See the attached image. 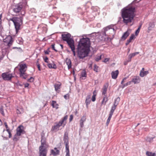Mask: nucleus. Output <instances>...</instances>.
<instances>
[{
  "label": "nucleus",
  "mask_w": 156,
  "mask_h": 156,
  "mask_svg": "<svg viewBox=\"0 0 156 156\" xmlns=\"http://www.w3.org/2000/svg\"><path fill=\"white\" fill-rule=\"evenodd\" d=\"M135 8L130 7H126L122 9V16L124 23L127 24L132 22L135 16Z\"/></svg>",
  "instance_id": "obj_1"
},
{
  "label": "nucleus",
  "mask_w": 156,
  "mask_h": 156,
  "mask_svg": "<svg viewBox=\"0 0 156 156\" xmlns=\"http://www.w3.org/2000/svg\"><path fill=\"white\" fill-rule=\"evenodd\" d=\"M113 25H109L103 29L104 32H107V36H108L107 40L110 39L111 41L114 37L115 35V30Z\"/></svg>",
  "instance_id": "obj_2"
},
{
  "label": "nucleus",
  "mask_w": 156,
  "mask_h": 156,
  "mask_svg": "<svg viewBox=\"0 0 156 156\" xmlns=\"http://www.w3.org/2000/svg\"><path fill=\"white\" fill-rule=\"evenodd\" d=\"M41 145L39 147V156H46L47 151L46 148H43L44 145H46V138L44 136V134L41 135Z\"/></svg>",
  "instance_id": "obj_3"
},
{
  "label": "nucleus",
  "mask_w": 156,
  "mask_h": 156,
  "mask_svg": "<svg viewBox=\"0 0 156 156\" xmlns=\"http://www.w3.org/2000/svg\"><path fill=\"white\" fill-rule=\"evenodd\" d=\"M77 49V55L80 59H83L87 56L90 51V49L81 48L78 46Z\"/></svg>",
  "instance_id": "obj_4"
},
{
  "label": "nucleus",
  "mask_w": 156,
  "mask_h": 156,
  "mask_svg": "<svg viewBox=\"0 0 156 156\" xmlns=\"http://www.w3.org/2000/svg\"><path fill=\"white\" fill-rule=\"evenodd\" d=\"M78 46L81 48L90 49V41L88 38H83L80 39Z\"/></svg>",
  "instance_id": "obj_5"
},
{
  "label": "nucleus",
  "mask_w": 156,
  "mask_h": 156,
  "mask_svg": "<svg viewBox=\"0 0 156 156\" xmlns=\"http://www.w3.org/2000/svg\"><path fill=\"white\" fill-rule=\"evenodd\" d=\"M64 143L65 145L66 156H69V146L68 133L66 132L64 133L63 137Z\"/></svg>",
  "instance_id": "obj_6"
},
{
  "label": "nucleus",
  "mask_w": 156,
  "mask_h": 156,
  "mask_svg": "<svg viewBox=\"0 0 156 156\" xmlns=\"http://www.w3.org/2000/svg\"><path fill=\"white\" fill-rule=\"evenodd\" d=\"M2 79L5 80H10L13 76L12 74L9 73L8 72L3 73L2 74Z\"/></svg>",
  "instance_id": "obj_7"
},
{
  "label": "nucleus",
  "mask_w": 156,
  "mask_h": 156,
  "mask_svg": "<svg viewBox=\"0 0 156 156\" xmlns=\"http://www.w3.org/2000/svg\"><path fill=\"white\" fill-rule=\"evenodd\" d=\"M13 41L12 37L10 35L8 36L4 40V42L6 43L7 46L9 47L12 45Z\"/></svg>",
  "instance_id": "obj_8"
},
{
  "label": "nucleus",
  "mask_w": 156,
  "mask_h": 156,
  "mask_svg": "<svg viewBox=\"0 0 156 156\" xmlns=\"http://www.w3.org/2000/svg\"><path fill=\"white\" fill-rule=\"evenodd\" d=\"M27 67L26 64H22L20 65V68L19 69L20 72V76H22L23 74H25V73L26 70L25 69Z\"/></svg>",
  "instance_id": "obj_9"
},
{
  "label": "nucleus",
  "mask_w": 156,
  "mask_h": 156,
  "mask_svg": "<svg viewBox=\"0 0 156 156\" xmlns=\"http://www.w3.org/2000/svg\"><path fill=\"white\" fill-rule=\"evenodd\" d=\"M23 8V6L21 3L15 5L13 9V11L15 13L19 12Z\"/></svg>",
  "instance_id": "obj_10"
},
{
  "label": "nucleus",
  "mask_w": 156,
  "mask_h": 156,
  "mask_svg": "<svg viewBox=\"0 0 156 156\" xmlns=\"http://www.w3.org/2000/svg\"><path fill=\"white\" fill-rule=\"evenodd\" d=\"M25 131L23 130V126L22 125L19 126L16 129V134L19 136L21 134H24Z\"/></svg>",
  "instance_id": "obj_11"
},
{
  "label": "nucleus",
  "mask_w": 156,
  "mask_h": 156,
  "mask_svg": "<svg viewBox=\"0 0 156 156\" xmlns=\"http://www.w3.org/2000/svg\"><path fill=\"white\" fill-rule=\"evenodd\" d=\"M71 35L69 33L62 34V38L63 41H67L71 38Z\"/></svg>",
  "instance_id": "obj_12"
},
{
  "label": "nucleus",
  "mask_w": 156,
  "mask_h": 156,
  "mask_svg": "<svg viewBox=\"0 0 156 156\" xmlns=\"http://www.w3.org/2000/svg\"><path fill=\"white\" fill-rule=\"evenodd\" d=\"M107 36L106 33L104 32V31H102L100 33V35L99 36V39L102 41H105L106 38L105 37Z\"/></svg>",
  "instance_id": "obj_13"
},
{
  "label": "nucleus",
  "mask_w": 156,
  "mask_h": 156,
  "mask_svg": "<svg viewBox=\"0 0 156 156\" xmlns=\"http://www.w3.org/2000/svg\"><path fill=\"white\" fill-rule=\"evenodd\" d=\"M62 125V123L59 121L58 122L56 123L55 125L52 127V130L53 131L58 130H59V127Z\"/></svg>",
  "instance_id": "obj_14"
},
{
  "label": "nucleus",
  "mask_w": 156,
  "mask_h": 156,
  "mask_svg": "<svg viewBox=\"0 0 156 156\" xmlns=\"http://www.w3.org/2000/svg\"><path fill=\"white\" fill-rule=\"evenodd\" d=\"M66 42L70 48L75 47L74 41L73 39L72 38L70 39Z\"/></svg>",
  "instance_id": "obj_15"
},
{
  "label": "nucleus",
  "mask_w": 156,
  "mask_h": 156,
  "mask_svg": "<svg viewBox=\"0 0 156 156\" xmlns=\"http://www.w3.org/2000/svg\"><path fill=\"white\" fill-rule=\"evenodd\" d=\"M22 21L21 22L19 20V21H16L15 22V23H14L16 32H17L20 29V23H22Z\"/></svg>",
  "instance_id": "obj_16"
},
{
  "label": "nucleus",
  "mask_w": 156,
  "mask_h": 156,
  "mask_svg": "<svg viewBox=\"0 0 156 156\" xmlns=\"http://www.w3.org/2000/svg\"><path fill=\"white\" fill-rule=\"evenodd\" d=\"M119 73V71L118 70L114 71H112L111 73L112 78L113 79H116L118 76Z\"/></svg>",
  "instance_id": "obj_17"
},
{
  "label": "nucleus",
  "mask_w": 156,
  "mask_h": 156,
  "mask_svg": "<svg viewBox=\"0 0 156 156\" xmlns=\"http://www.w3.org/2000/svg\"><path fill=\"white\" fill-rule=\"evenodd\" d=\"M148 28L147 32L149 33L154 27V24L153 22H150L148 23Z\"/></svg>",
  "instance_id": "obj_18"
},
{
  "label": "nucleus",
  "mask_w": 156,
  "mask_h": 156,
  "mask_svg": "<svg viewBox=\"0 0 156 156\" xmlns=\"http://www.w3.org/2000/svg\"><path fill=\"white\" fill-rule=\"evenodd\" d=\"M59 151L56 147H55L54 150H51V154L54 155L59 154Z\"/></svg>",
  "instance_id": "obj_19"
},
{
  "label": "nucleus",
  "mask_w": 156,
  "mask_h": 156,
  "mask_svg": "<svg viewBox=\"0 0 156 156\" xmlns=\"http://www.w3.org/2000/svg\"><path fill=\"white\" fill-rule=\"evenodd\" d=\"M129 34V33L128 31L125 32L121 37L122 40H125Z\"/></svg>",
  "instance_id": "obj_20"
},
{
  "label": "nucleus",
  "mask_w": 156,
  "mask_h": 156,
  "mask_svg": "<svg viewBox=\"0 0 156 156\" xmlns=\"http://www.w3.org/2000/svg\"><path fill=\"white\" fill-rule=\"evenodd\" d=\"M10 20L12 21L14 23H15L16 21H19V20H20L21 22L22 21V20L21 18H17V17H14L12 18H10Z\"/></svg>",
  "instance_id": "obj_21"
},
{
  "label": "nucleus",
  "mask_w": 156,
  "mask_h": 156,
  "mask_svg": "<svg viewBox=\"0 0 156 156\" xmlns=\"http://www.w3.org/2000/svg\"><path fill=\"white\" fill-rule=\"evenodd\" d=\"M140 81V78L139 76L136 77L135 78L133 79L132 80V82L135 84L139 83Z\"/></svg>",
  "instance_id": "obj_22"
},
{
  "label": "nucleus",
  "mask_w": 156,
  "mask_h": 156,
  "mask_svg": "<svg viewBox=\"0 0 156 156\" xmlns=\"http://www.w3.org/2000/svg\"><path fill=\"white\" fill-rule=\"evenodd\" d=\"M66 62L68 66V68L69 69L71 67V62L70 59H66Z\"/></svg>",
  "instance_id": "obj_23"
},
{
  "label": "nucleus",
  "mask_w": 156,
  "mask_h": 156,
  "mask_svg": "<svg viewBox=\"0 0 156 156\" xmlns=\"http://www.w3.org/2000/svg\"><path fill=\"white\" fill-rule=\"evenodd\" d=\"M134 37V35L133 34H132L131 35L129 39L126 42V45H128L129 43L131 42V41L133 40Z\"/></svg>",
  "instance_id": "obj_24"
},
{
  "label": "nucleus",
  "mask_w": 156,
  "mask_h": 156,
  "mask_svg": "<svg viewBox=\"0 0 156 156\" xmlns=\"http://www.w3.org/2000/svg\"><path fill=\"white\" fill-rule=\"evenodd\" d=\"M68 118V116L67 115H66L64 117V118L62 119L61 120H60L59 121V122L61 123H62V124H63V127H64V126L66 124V123L65 122L64 123V121H66V119H67Z\"/></svg>",
  "instance_id": "obj_25"
},
{
  "label": "nucleus",
  "mask_w": 156,
  "mask_h": 156,
  "mask_svg": "<svg viewBox=\"0 0 156 156\" xmlns=\"http://www.w3.org/2000/svg\"><path fill=\"white\" fill-rule=\"evenodd\" d=\"M47 66L48 68L50 69H55L57 68L56 65L55 63H53L52 65L51 63H48V64Z\"/></svg>",
  "instance_id": "obj_26"
},
{
  "label": "nucleus",
  "mask_w": 156,
  "mask_h": 156,
  "mask_svg": "<svg viewBox=\"0 0 156 156\" xmlns=\"http://www.w3.org/2000/svg\"><path fill=\"white\" fill-rule=\"evenodd\" d=\"M148 73V71H143L142 70H141L140 73V76L143 77L144 76L146 75Z\"/></svg>",
  "instance_id": "obj_27"
},
{
  "label": "nucleus",
  "mask_w": 156,
  "mask_h": 156,
  "mask_svg": "<svg viewBox=\"0 0 156 156\" xmlns=\"http://www.w3.org/2000/svg\"><path fill=\"white\" fill-rule=\"evenodd\" d=\"M91 98V96L90 95H88L86 98V104L87 105H89L90 104V102L91 101L90 98Z\"/></svg>",
  "instance_id": "obj_28"
},
{
  "label": "nucleus",
  "mask_w": 156,
  "mask_h": 156,
  "mask_svg": "<svg viewBox=\"0 0 156 156\" xmlns=\"http://www.w3.org/2000/svg\"><path fill=\"white\" fill-rule=\"evenodd\" d=\"M16 112L18 114L22 113L23 112V109L22 108H17L16 109Z\"/></svg>",
  "instance_id": "obj_29"
},
{
  "label": "nucleus",
  "mask_w": 156,
  "mask_h": 156,
  "mask_svg": "<svg viewBox=\"0 0 156 156\" xmlns=\"http://www.w3.org/2000/svg\"><path fill=\"white\" fill-rule=\"evenodd\" d=\"M51 105L53 108H55L56 109L58 108V105L56 104V101H52Z\"/></svg>",
  "instance_id": "obj_30"
},
{
  "label": "nucleus",
  "mask_w": 156,
  "mask_h": 156,
  "mask_svg": "<svg viewBox=\"0 0 156 156\" xmlns=\"http://www.w3.org/2000/svg\"><path fill=\"white\" fill-rule=\"evenodd\" d=\"M146 154L147 156H156V153H152L148 151L146 152Z\"/></svg>",
  "instance_id": "obj_31"
},
{
  "label": "nucleus",
  "mask_w": 156,
  "mask_h": 156,
  "mask_svg": "<svg viewBox=\"0 0 156 156\" xmlns=\"http://www.w3.org/2000/svg\"><path fill=\"white\" fill-rule=\"evenodd\" d=\"M108 86H106V85L104 86L103 88V91L102 92V95H105L107 92V90Z\"/></svg>",
  "instance_id": "obj_32"
},
{
  "label": "nucleus",
  "mask_w": 156,
  "mask_h": 156,
  "mask_svg": "<svg viewBox=\"0 0 156 156\" xmlns=\"http://www.w3.org/2000/svg\"><path fill=\"white\" fill-rule=\"evenodd\" d=\"M96 90H94L93 92V95L92 97V100L93 101H94L96 100L95 97L96 95Z\"/></svg>",
  "instance_id": "obj_33"
},
{
  "label": "nucleus",
  "mask_w": 156,
  "mask_h": 156,
  "mask_svg": "<svg viewBox=\"0 0 156 156\" xmlns=\"http://www.w3.org/2000/svg\"><path fill=\"white\" fill-rule=\"evenodd\" d=\"M108 101V98L107 97H105L103 98L102 101L101 102L102 104H104L105 105L106 104V102Z\"/></svg>",
  "instance_id": "obj_34"
},
{
  "label": "nucleus",
  "mask_w": 156,
  "mask_h": 156,
  "mask_svg": "<svg viewBox=\"0 0 156 156\" xmlns=\"http://www.w3.org/2000/svg\"><path fill=\"white\" fill-rule=\"evenodd\" d=\"M0 112L3 116H4L5 113L4 112L3 106H2L0 107Z\"/></svg>",
  "instance_id": "obj_35"
},
{
  "label": "nucleus",
  "mask_w": 156,
  "mask_h": 156,
  "mask_svg": "<svg viewBox=\"0 0 156 156\" xmlns=\"http://www.w3.org/2000/svg\"><path fill=\"white\" fill-rule=\"evenodd\" d=\"M17 136H18L16 134H15L13 139V141H17L19 140V137H17Z\"/></svg>",
  "instance_id": "obj_36"
},
{
  "label": "nucleus",
  "mask_w": 156,
  "mask_h": 156,
  "mask_svg": "<svg viewBox=\"0 0 156 156\" xmlns=\"http://www.w3.org/2000/svg\"><path fill=\"white\" fill-rule=\"evenodd\" d=\"M154 138V137H147L146 139V140L147 142H151L153 141V139Z\"/></svg>",
  "instance_id": "obj_37"
},
{
  "label": "nucleus",
  "mask_w": 156,
  "mask_h": 156,
  "mask_svg": "<svg viewBox=\"0 0 156 156\" xmlns=\"http://www.w3.org/2000/svg\"><path fill=\"white\" fill-rule=\"evenodd\" d=\"M112 115L109 114V117L107 119L106 124L107 126H108L110 121V119L112 118Z\"/></svg>",
  "instance_id": "obj_38"
},
{
  "label": "nucleus",
  "mask_w": 156,
  "mask_h": 156,
  "mask_svg": "<svg viewBox=\"0 0 156 156\" xmlns=\"http://www.w3.org/2000/svg\"><path fill=\"white\" fill-rule=\"evenodd\" d=\"M115 109L116 108L115 107L112 106V107L111 110L109 114L112 115Z\"/></svg>",
  "instance_id": "obj_39"
},
{
  "label": "nucleus",
  "mask_w": 156,
  "mask_h": 156,
  "mask_svg": "<svg viewBox=\"0 0 156 156\" xmlns=\"http://www.w3.org/2000/svg\"><path fill=\"white\" fill-rule=\"evenodd\" d=\"M60 85L59 84H56L55 85V90L56 91H57L58 89H60Z\"/></svg>",
  "instance_id": "obj_40"
},
{
  "label": "nucleus",
  "mask_w": 156,
  "mask_h": 156,
  "mask_svg": "<svg viewBox=\"0 0 156 156\" xmlns=\"http://www.w3.org/2000/svg\"><path fill=\"white\" fill-rule=\"evenodd\" d=\"M102 55H101L100 56H97L95 58V60L97 62H98L101 59V57Z\"/></svg>",
  "instance_id": "obj_41"
},
{
  "label": "nucleus",
  "mask_w": 156,
  "mask_h": 156,
  "mask_svg": "<svg viewBox=\"0 0 156 156\" xmlns=\"http://www.w3.org/2000/svg\"><path fill=\"white\" fill-rule=\"evenodd\" d=\"M132 82V81H130L128 82H127L126 83L124 84L123 85V86L122 87V88H123L125 87L126 86H128V85H129L130 84L131 82Z\"/></svg>",
  "instance_id": "obj_42"
},
{
  "label": "nucleus",
  "mask_w": 156,
  "mask_h": 156,
  "mask_svg": "<svg viewBox=\"0 0 156 156\" xmlns=\"http://www.w3.org/2000/svg\"><path fill=\"white\" fill-rule=\"evenodd\" d=\"M94 70L95 71L97 72H98V66H97L96 64H94Z\"/></svg>",
  "instance_id": "obj_43"
},
{
  "label": "nucleus",
  "mask_w": 156,
  "mask_h": 156,
  "mask_svg": "<svg viewBox=\"0 0 156 156\" xmlns=\"http://www.w3.org/2000/svg\"><path fill=\"white\" fill-rule=\"evenodd\" d=\"M86 120V116H83L82 118H81L80 121H82L83 122H84Z\"/></svg>",
  "instance_id": "obj_44"
},
{
  "label": "nucleus",
  "mask_w": 156,
  "mask_h": 156,
  "mask_svg": "<svg viewBox=\"0 0 156 156\" xmlns=\"http://www.w3.org/2000/svg\"><path fill=\"white\" fill-rule=\"evenodd\" d=\"M34 80V79L33 77H31L30 79H28L27 81L29 82H32Z\"/></svg>",
  "instance_id": "obj_45"
},
{
  "label": "nucleus",
  "mask_w": 156,
  "mask_h": 156,
  "mask_svg": "<svg viewBox=\"0 0 156 156\" xmlns=\"http://www.w3.org/2000/svg\"><path fill=\"white\" fill-rule=\"evenodd\" d=\"M120 100V98L119 97H118L116 99L114 103H116L118 105L119 102V101Z\"/></svg>",
  "instance_id": "obj_46"
},
{
  "label": "nucleus",
  "mask_w": 156,
  "mask_h": 156,
  "mask_svg": "<svg viewBox=\"0 0 156 156\" xmlns=\"http://www.w3.org/2000/svg\"><path fill=\"white\" fill-rule=\"evenodd\" d=\"M139 52H135L132 54H130L132 56V57H133L134 56H135L136 55L139 54Z\"/></svg>",
  "instance_id": "obj_47"
},
{
  "label": "nucleus",
  "mask_w": 156,
  "mask_h": 156,
  "mask_svg": "<svg viewBox=\"0 0 156 156\" xmlns=\"http://www.w3.org/2000/svg\"><path fill=\"white\" fill-rule=\"evenodd\" d=\"M6 131L8 132L9 134V138H10L12 137V134L9 130L6 129Z\"/></svg>",
  "instance_id": "obj_48"
},
{
  "label": "nucleus",
  "mask_w": 156,
  "mask_h": 156,
  "mask_svg": "<svg viewBox=\"0 0 156 156\" xmlns=\"http://www.w3.org/2000/svg\"><path fill=\"white\" fill-rule=\"evenodd\" d=\"M133 57L130 54L129 55L128 57V62H130L131 61V59Z\"/></svg>",
  "instance_id": "obj_49"
},
{
  "label": "nucleus",
  "mask_w": 156,
  "mask_h": 156,
  "mask_svg": "<svg viewBox=\"0 0 156 156\" xmlns=\"http://www.w3.org/2000/svg\"><path fill=\"white\" fill-rule=\"evenodd\" d=\"M81 76L83 77H85L86 76L87 74L85 72H83L81 73Z\"/></svg>",
  "instance_id": "obj_50"
},
{
  "label": "nucleus",
  "mask_w": 156,
  "mask_h": 156,
  "mask_svg": "<svg viewBox=\"0 0 156 156\" xmlns=\"http://www.w3.org/2000/svg\"><path fill=\"white\" fill-rule=\"evenodd\" d=\"M140 31V29L139 28H138L137 29L136 31L135 32V34L137 36L138 34L139 33Z\"/></svg>",
  "instance_id": "obj_51"
},
{
  "label": "nucleus",
  "mask_w": 156,
  "mask_h": 156,
  "mask_svg": "<svg viewBox=\"0 0 156 156\" xmlns=\"http://www.w3.org/2000/svg\"><path fill=\"white\" fill-rule=\"evenodd\" d=\"M69 94H67L66 95H64V98L66 99H67L69 98Z\"/></svg>",
  "instance_id": "obj_52"
},
{
  "label": "nucleus",
  "mask_w": 156,
  "mask_h": 156,
  "mask_svg": "<svg viewBox=\"0 0 156 156\" xmlns=\"http://www.w3.org/2000/svg\"><path fill=\"white\" fill-rule=\"evenodd\" d=\"M55 44H52L51 45V48L53 50H54L56 52H57V51L55 49Z\"/></svg>",
  "instance_id": "obj_53"
},
{
  "label": "nucleus",
  "mask_w": 156,
  "mask_h": 156,
  "mask_svg": "<svg viewBox=\"0 0 156 156\" xmlns=\"http://www.w3.org/2000/svg\"><path fill=\"white\" fill-rule=\"evenodd\" d=\"M38 61L37 62V66L38 69L40 71L41 70L40 66V64L38 63Z\"/></svg>",
  "instance_id": "obj_54"
},
{
  "label": "nucleus",
  "mask_w": 156,
  "mask_h": 156,
  "mask_svg": "<svg viewBox=\"0 0 156 156\" xmlns=\"http://www.w3.org/2000/svg\"><path fill=\"white\" fill-rule=\"evenodd\" d=\"M27 75L26 73H25V74H23V76H20L24 79H26L27 77Z\"/></svg>",
  "instance_id": "obj_55"
},
{
  "label": "nucleus",
  "mask_w": 156,
  "mask_h": 156,
  "mask_svg": "<svg viewBox=\"0 0 156 156\" xmlns=\"http://www.w3.org/2000/svg\"><path fill=\"white\" fill-rule=\"evenodd\" d=\"M4 125H5V126L6 128V129L9 130V129L8 127L7 124V123L6 122H5L4 123Z\"/></svg>",
  "instance_id": "obj_56"
},
{
  "label": "nucleus",
  "mask_w": 156,
  "mask_h": 156,
  "mask_svg": "<svg viewBox=\"0 0 156 156\" xmlns=\"http://www.w3.org/2000/svg\"><path fill=\"white\" fill-rule=\"evenodd\" d=\"M73 116L72 115H71L70 116V118L69 119V122H71L72 120H73Z\"/></svg>",
  "instance_id": "obj_57"
},
{
  "label": "nucleus",
  "mask_w": 156,
  "mask_h": 156,
  "mask_svg": "<svg viewBox=\"0 0 156 156\" xmlns=\"http://www.w3.org/2000/svg\"><path fill=\"white\" fill-rule=\"evenodd\" d=\"M13 49H15L17 48L18 49V51H22V49L20 48H17V47H13Z\"/></svg>",
  "instance_id": "obj_58"
},
{
  "label": "nucleus",
  "mask_w": 156,
  "mask_h": 156,
  "mask_svg": "<svg viewBox=\"0 0 156 156\" xmlns=\"http://www.w3.org/2000/svg\"><path fill=\"white\" fill-rule=\"evenodd\" d=\"M48 59V58L47 57H46L44 58V61L45 62L48 63V61H47Z\"/></svg>",
  "instance_id": "obj_59"
},
{
  "label": "nucleus",
  "mask_w": 156,
  "mask_h": 156,
  "mask_svg": "<svg viewBox=\"0 0 156 156\" xmlns=\"http://www.w3.org/2000/svg\"><path fill=\"white\" fill-rule=\"evenodd\" d=\"M83 122H83L80 121V127L81 128L83 127Z\"/></svg>",
  "instance_id": "obj_60"
},
{
  "label": "nucleus",
  "mask_w": 156,
  "mask_h": 156,
  "mask_svg": "<svg viewBox=\"0 0 156 156\" xmlns=\"http://www.w3.org/2000/svg\"><path fill=\"white\" fill-rule=\"evenodd\" d=\"M127 79L126 77H125L122 80V81H121V83L122 84L123 83H124L125 82V80H126Z\"/></svg>",
  "instance_id": "obj_61"
},
{
  "label": "nucleus",
  "mask_w": 156,
  "mask_h": 156,
  "mask_svg": "<svg viewBox=\"0 0 156 156\" xmlns=\"http://www.w3.org/2000/svg\"><path fill=\"white\" fill-rule=\"evenodd\" d=\"M109 59L108 58H105V59L103 61V62H106L109 61Z\"/></svg>",
  "instance_id": "obj_62"
},
{
  "label": "nucleus",
  "mask_w": 156,
  "mask_h": 156,
  "mask_svg": "<svg viewBox=\"0 0 156 156\" xmlns=\"http://www.w3.org/2000/svg\"><path fill=\"white\" fill-rule=\"evenodd\" d=\"M71 50L73 51V53H75V47H73L72 48H71Z\"/></svg>",
  "instance_id": "obj_63"
},
{
  "label": "nucleus",
  "mask_w": 156,
  "mask_h": 156,
  "mask_svg": "<svg viewBox=\"0 0 156 156\" xmlns=\"http://www.w3.org/2000/svg\"><path fill=\"white\" fill-rule=\"evenodd\" d=\"M29 85V84L28 83H26L24 84L25 87V88L28 87Z\"/></svg>",
  "instance_id": "obj_64"
}]
</instances>
